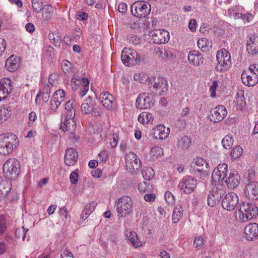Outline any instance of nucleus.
<instances>
[{"label":"nucleus","instance_id":"nucleus-51","mask_svg":"<svg viewBox=\"0 0 258 258\" xmlns=\"http://www.w3.org/2000/svg\"><path fill=\"white\" fill-rule=\"evenodd\" d=\"M27 230H28L26 229L24 227L17 228L15 231L16 236L18 238H22V239L24 240Z\"/></svg>","mask_w":258,"mask_h":258},{"label":"nucleus","instance_id":"nucleus-61","mask_svg":"<svg viewBox=\"0 0 258 258\" xmlns=\"http://www.w3.org/2000/svg\"><path fill=\"white\" fill-rule=\"evenodd\" d=\"M37 115L36 113L34 111L31 112L29 114V122L28 123V125L29 126H32L33 125V122L36 120Z\"/></svg>","mask_w":258,"mask_h":258},{"label":"nucleus","instance_id":"nucleus-35","mask_svg":"<svg viewBox=\"0 0 258 258\" xmlns=\"http://www.w3.org/2000/svg\"><path fill=\"white\" fill-rule=\"evenodd\" d=\"M235 102L237 104V108L241 110L245 104V100L244 97V92L242 90L237 91L235 96Z\"/></svg>","mask_w":258,"mask_h":258},{"label":"nucleus","instance_id":"nucleus-46","mask_svg":"<svg viewBox=\"0 0 258 258\" xmlns=\"http://www.w3.org/2000/svg\"><path fill=\"white\" fill-rule=\"evenodd\" d=\"M50 41L52 43L54 46L59 47L61 41V38L58 34H55L53 33H50L48 35Z\"/></svg>","mask_w":258,"mask_h":258},{"label":"nucleus","instance_id":"nucleus-64","mask_svg":"<svg viewBox=\"0 0 258 258\" xmlns=\"http://www.w3.org/2000/svg\"><path fill=\"white\" fill-rule=\"evenodd\" d=\"M61 258H74V255L72 252L66 249L63 250L61 254Z\"/></svg>","mask_w":258,"mask_h":258},{"label":"nucleus","instance_id":"nucleus-60","mask_svg":"<svg viewBox=\"0 0 258 258\" xmlns=\"http://www.w3.org/2000/svg\"><path fill=\"white\" fill-rule=\"evenodd\" d=\"M218 86V83L217 81L213 82L212 85L210 86V91L211 92V96L214 97L215 96L216 89Z\"/></svg>","mask_w":258,"mask_h":258},{"label":"nucleus","instance_id":"nucleus-36","mask_svg":"<svg viewBox=\"0 0 258 258\" xmlns=\"http://www.w3.org/2000/svg\"><path fill=\"white\" fill-rule=\"evenodd\" d=\"M76 102L74 100H69L65 104V109L67 111L66 116L67 117L75 116Z\"/></svg>","mask_w":258,"mask_h":258},{"label":"nucleus","instance_id":"nucleus-33","mask_svg":"<svg viewBox=\"0 0 258 258\" xmlns=\"http://www.w3.org/2000/svg\"><path fill=\"white\" fill-rule=\"evenodd\" d=\"M50 93V86L48 84H46L43 88L37 94L36 100L40 96H42L43 101L44 102H47L49 100Z\"/></svg>","mask_w":258,"mask_h":258},{"label":"nucleus","instance_id":"nucleus-55","mask_svg":"<svg viewBox=\"0 0 258 258\" xmlns=\"http://www.w3.org/2000/svg\"><path fill=\"white\" fill-rule=\"evenodd\" d=\"M164 198L168 204H173L175 202L174 196L169 191H167L165 193Z\"/></svg>","mask_w":258,"mask_h":258},{"label":"nucleus","instance_id":"nucleus-43","mask_svg":"<svg viewBox=\"0 0 258 258\" xmlns=\"http://www.w3.org/2000/svg\"><path fill=\"white\" fill-rule=\"evenodd\" d=\"M233 138L232 135L226 136L222 140L223 147L226 149H229L233 144Z\"/></svg>","mask_w":258,"mask_h":258},{"label":"nucleus","instance_id":"nucleus-17","mask_svg":"<svg viewBox=\"0 0 258 258\" xmlns=\"http://www.w3.org/2000/svg\"><path fill=\"white\" fill-rule=\"evenodd\" d=\"M211 113V120L217 122L223 120L227 115L226 108L223 105H218L212 109Z\"/></svg>","mask_w":258,"mask_h":258},{"label":"nucleus","instance_id":"nucleus-10","mask_svg":"<svg viewBox=\"0 0 258 258\" xmlns=\"http://www.w3.org/2000/svg\"><path fill=\"white\" fill-rule=\"evenodd\" d=\"M238 201V197L235 193L229 192L225 196L222 200V207L227 211H232L237 205Z\"/></svg>","mask_w":258,"mask_h":258},{"label":"nucleus","instance_id":"nucleus-52","mask_svg":"<svg viewBox=\"0 0 258 258\" xmlns=\"http://www.w3.org/2000/svg\"><path fill=\"white\" fill-rule=\"evenodd\" d=\"M190 141L187 137H184L178 142V146L181 148H187L189 146Z\"/></svg>","mask_w":258,"mask_h":258},{"label":"nucleus","instance_id":"nucleus-20","mask_svg":"<svg viewBox=\"0 0 258 258\" xmlns=\"http://www.w3.org/2000/svg\"><path fill=\"white\" fill-rule=\"evenodd\" d=\"M246 238L253 240L258 237V224L255 223L249 224L244 229Z\"/></svg>","mask_w":258,"mask_h":258},{"label":"nucleus","instance_id":"nucleus-19","mask_svg":"<svg viewBox=\"0 0 258 258\" xmlns=\"http://www.w3.org/2000/svg\"><path fill=\"white\" fill-rule=\"evenodd\" d=\"M98 99L102 105L108 109L110 110L113 108V97L108 92H101L98 97Z\"/></svg>","mask_w":258,"mask_h":258},{"label":"nucleus","instance_id":"nucleus-47","mask_svg":"<svg viewBox=\"0 0 258 258\" xmlns=\"http://www.w3.org/2000/svg\"><path fill=\"white\" fill-rule=\"evenodd\" d=\"M243 149L240 146L234 147L230 153V156L232 160L238 158L242 154Z\"/></svg>","mask_w":258,"mask_h":258},{"label":"nucleus","instance_id":"nucleus-7","mask_svg":"<svg viewBox=\"0 0 258 258\" xmlns=\"http://www.w3.org/2000/svg\"><path fill=\"white\" fill-rule=\"evenodd\" d=\"M150 4L144 1H136L132 5L131 12L132 14L138 18H144L150 13Z\"/></svg>","mask_w":258,"mask_h":258},{"label":"nucleus","instance_id":"nucleus-37","mask_svg":"<svg viewBox=\"0 0 258 258\" xmlns=\"http://www.w3.org/2000/svg\"><path fill=\"white\" fill-rule=\"evenodd\" d=\"M183 214V208L180 205L176 206L174 209L172 216L173 223H178L182 217Z\"/></svg>","mask_w":258,"mask_h":258},{"label":"nucleus","instance_id":"nucleus-31","mask_svg":"<svg viewBox=\"0 0 258 258\" xmlns=\"http://www.w3.org/2000/svg\"><path fill=\"white\" fill-rule=\"evenodd\" d=\"M97 205L96 202L92 201L88 203L85 207V208L81 214L82 220H86L88 217L93 212Z\"/></svg>","mask_w":258,"mask_h":258},{"label":"nucleus","instance_id":"nucleus-62","mask_svg":"<svg viewBox=\"0 0 258 258\" xmlns=\"http://www.w3.org/2000/svg\"><path fill=\"white\" fill-rule=\"evenodd\" d=\"M70 179L72 184H75L78 181V174L76 172H73L71 173Z\"/></svg>","mask_w":258,"mask_h":258},{"label":"nucleus","instance_id":"nucleus-41","mask_svg":"<svg viewBox=\"0 0 258 258\" xmlns=\"http://www.w3.org/2000/svg\"><path fill=\"white\" fill-rule=\"evenodd\" d=\"M197 44L199 48L203 52L209 51L211 47L210 43L206 38L199 39L197 42Z\"/></svg>","mask_w":258,"mask_h":258},{"label":"nucleus","instance_id":"nucleus-38","mask_svg":"<svg viewBox=\"0 0 258 258\" xmlns=\"http://www.w3.org/2000/svg\"><path fill=\"white\" fill-rule=\"evenodd\" d=\"M125 235L134 246L138 247L141 245V242L138 240L137 234L136 232L131 231H127Z\"/></svg>","mask_w":258,"mask_h":258},{"label":"nucleus","instance_id":"nucleus-48","mask_svg":"<svg viewBox=\"0 0 258 258\" xmlns=\"http://www.w3.org/2000/svg\"><path fill=\"white\" fill-rule=\"evenodd\" d=\"M66 92L64 90L59 89L56 91L53 96V98L55 100H58V102L61 103L65 99Z\"/></svg>","mask_w":258,"mask_h":258},{"label":"nucleus","instance_id":"nucleus-30","mask_svg":"<svg viewBox=\"0 0 258 258\" xmlns=\"http://www.w3.org/2000/svg\"><path fill=\"white\" fill-rule=\"evenodd\" d=\"M95 102L90 97H87L81 105V111L83 113L89 114L92 111Z\"/></svg>","mask_w":258,"mask_h":258},{"label":"nucleus","instance_id":"nucleus-23","mask_svg":"<svg viewBox=\"0 0 258 258\" xmlns=\"http://www.w3.org/2000/svg\"><path fill=\"white\" fill-rule=\"evenodd\" d=\"M241 80L245 86H253L258 82V77L255 76L251 73L248 74L246 71H244L241 75Z\"/></svg>","mask_w":258,"mask_h":258},{"label":"nucleus","instance_id":"nucleus-8","mask_svg":"<svg viewBox=\"0 0 258 258\" xmlns=\"http://www.w3.org/2000/svg\"><path fill=\"white\" fill-rule=\"evenodd\" d=\"M132 201L127 196H123L118 199L117 204V212L121 217H124L128 214L132 209Z\"/></svg>","mask_w":258,"mask_h":258},{"label":"nucleus","instance_id":"nucleus-25","mask_svg":"<svg viewBox=\"0 0 258 258\" xmlns=\"http://www.w3.org/2000/svg\"><path fill=\"white\" fill-rule=\"evenodd\" d=\"M20 65L19 58L14 55H11L5 62L6 68L10 72L15 71Z\"/></svg>","mask_w":258,"mask_h":258},{"label":"nucleus","instance_id":"nucleus-11","mask_svg":"<svg viewBox=\"0 0 258 258\" xmlns=\"http://www.w3.org/2000/svg\"><path fill=\"white\" fill-rule=\"evenodd\" d=\"M151 40L153 42L157 44H165L169 40V33L165 30L158 29L150 32Z\"/></svg>","mask_w":258,"mask_h":258},{"label":"nucleus","instance_id":"nucleus-22","mask_svg":"<svg viewBox=\"0 0 258 258\" xmlns=\"http://www.w3.org/2000/svg\"><path fill=\"white\" fill-rule=\"evenodd\" d=\"M170 133L169 127H166L164 125H157L154 129V136L155 139L163 140L167 138Z\"/></svg>","mask_w":258,"mask_h":258},{"label":"nucleus","instance_id":"nucleus-12","mask_svg":"<svg viewBox=\"0 0 258 258\" xmlns=\"http://www.w3.org/2000/svg\"><path fill=\"white\" fill-rule=\"evenodd\" d=\"M125 160L127 168L132 172L135 170H138L141 167V160L134 152L126 154L125 156Z\"/></svg>","mask_w":258,"mask_h":258},{"label":"nucleus","instance_id":"nucleus-63","mask_svg":"<svg viewBox=\"0 0 258 258\" xmlns=\"http://www.w3.org/2000/svg\"><path fill=\"white\" fill-rule=\"evenodd\" d=\"M139 190L141 192H145L147 191V183L145 181L140 182L138 185Z\"/></svg>","mask_w":258,"mask_h":258},{"label":"nucleus","instance_id":"nucleus-15","mask_svg":"<svg viewBox=\"0 0 258 258\" xmlns=\"http://www.w3.org/2000/svg\"><path fill=\"white\" fill-rule=\"evenodd\" d=\"M74 117H67L66 116L60 125V128L63 132L68 133L70 135V138H73L74 137V134L77 127Z\"/></svg>","mask_w":258,"mask_h":258},{"label":"nucleus","instance_id":"nucleus-57","mask_svg":"<svg viewBox=\"0 0 258 258\" xmlns=\"http://www.w3.org/2000/svg\"><path fill=\"white\" fill-rule=\"evenodd\" d=\"M248 71L255 76L258 77V64H252L249 66Z\"/></svg>","mask_w":258,"mask_h":258},{"label":"nucleus","instance_id":"nucleus-45","mask_svg":"<svg viewBox=\"0 0 258 258\" xmlns=\"http://www.w3.org/2000/svg\"><path fill=\"white\" fill-rule=\"evenodd\" d=\"M9 223L7 221V217L3 215H0V235H3L6 233Z\"/></svg>","mask_w":258,"mask_h":258},{"label":"nucleus","instance_id":"nucleus-27","mask_svg":"<svg viewBox=\"0 0 258 258\" xmlns=\"http://www.w3.org/2000/svg\"><path fill=\"white\" fill-rule=\"evenodd\" d=\"M11 182L8 179L0 177V200L5 198L11 189Z\"/></svg>","mask_w":258,"mask_h":258},{"label":"nucleus","instance_id":"nucleus-50","mask_svg":"<svg viewBox=\"0 0 258 258\" xmlns=\"http://www.w3.org/2000/svg\"><path fill=\"white\" fill-rule=\"evenodd\" d=\"M207 201L208 205L211 207H214L219 203L220 200L216 198V197H214V195L210 192L208 195Z\"/></svg>","mask_w":258,"mask_h":258},{"label":"nucleus","instance_id":"nucleus-16","mask_svg":"<svg viewBox=\"0 0 258 258\" xmlns=\"http://www.w3.org/2000/svg\"><path fill=\"white\" fill-rule=\"evenodd\" d=\"M13 88L12 82L9 78H4L0 81V101L7 98Z\"/></svg>","mask_w":258,"mask_h":258},{"label":"nucleus","instance_id":"nucleus-58","mask_svg":"<svg viewBox=\"0 0 258 258\" xmlns=\"http://www.w3.org/2000/svg\"><path fill=\"white\" fill-rule=\"evenodd\" d=\"M72 64L68 60L64 59L61 61L62 69L64 72L69 71V70L71 68Z\"/></svg>","mask_w":258,"mask_h":258},{"label":"nucleus","instance_id":"nucleus-53","mask_svg":"<svg viewBox=\"0 0 258 258\" xmlns=\"http://www.w3.org/2000/svg\"><path fill=\"white\" fill-rule=\"evenodd\" d=\"M81 79L80 77L78 78L75 77H73L71 82V85L73 89H77L79 85L82 84Z\"/></svg>","mask_w":258,"mask_h":258},{"label":"nucleus","instance_id":"nucleus-21","mask_svg":"<svg viewBox=\"0 0 258 258\" xmlns=\"http://www.w3.org/2000/svg\"><path fill=\"white\" fill-rule=\"evenodd\" d=\"M78 157V153L73 148H69L66 151L64 161L66 165L72 166L77 162Z\"/></svg>","mask_w":258,"mask_h":258},{"label":"nucleus","instance_id":"nucleus-5","mask_svg":"<svg viewBox=\"0 0 258 258\" xmlns=\"http://www.w3.org/2000/svg\"><path fill=\"white\" fill-rule=\"evenodd\" d=\"M3 171L9 179H15L20 172V162L15 158L8 159L3 165Z\"/></svg>","mask_w":258,"mask_h":258},{"label":"nucleus","instance_id":"nucleus-9","mask_svg":"<svg viewBox=\"0 0 258 258\" xmlns=\"http://www.w3.org/2000/svg\"><path fill=\"white\" fill-rule=\"evenodd\" d=\"M152 93L148 92L140 94L136 99V105L138 108L145 109L151 108L154 104Z\"/></svg>","mask_w":258,"mask_h":258},{"label":"nucleus","instance_id":"nucleus-59","mask_svg":"<svg viewBox=\"0 0 258 258\" xmlns=\"http://www.w3.org/2000/svg\"><path fill=\"white\" fill-rule=\"evenodd\" d=\"M60 104V103L58 102V100H55L52 98L50 101V108L53 110H55Z\"/></svg>","mask_w":258,"mask_h":258},{"label":"nucleus","instance_id":"nucleus-4","mask_svg":"<svg viewBox=\"0 0 258 258\" xmlns=\"http://www.w3.org/2000/svg\"><path fill=\"white\" fill-rule=\"evenodd\" d=\"M216 59L218 63L216 70L218 72H225L231 67L230 53L225 49H222L217 52Z\"/></svg>","mask_w":258,"mask_h":258},{"label":"nucleus","instance_id":"nucleus-18","mask_svg":"<svg viewBox=\"0 0 258 258\" xmlns=\"http://www.w3.org/2000/svg\"><path fill=\"white\" fill-rule=\"evenodd\" d=\"M244 193L249 199L256 200L258 199V183L256 182H251L245 187Z\"/></svg>","mask_w":258,"mask_h":258},{"label":"nucleus","instance_id":"nucleus-24","mask_svg":"<svg viewBox=\"0 0 258 258\" xmlns=\"http://www.w3.org/2000/svg\"><path fill=\"white\" fill-rule=\"evenodd\" d=\"M246 49L248 53L252 55L258 52V37L254 36H250L247 41Z\"/></svg>","mask_w":258,"mask_h":258},{"label":"nucleus","instance_id":"nucleus-6","mask_svg":"<svg viewBox=\"0 0 258 258\" xmlns=\"http://www.w3.org/2000/svg\"><path fill=\"white\" fill-rule=\"evenodd\" d=\"M121 60L126 66L139 63L143 57L137 52L130 48H124L121 55Z\"/></svg>","mask_w":258,"mask_h":258},{"label":"nucleus","instance_id":"nucleus-2","mask_svg":"<svg viewBox=\"0 0 258 258\" xmlns=\"http://www.w3.org/2000/svg\"><path fill=\"white\" fill-rule=\"evenodd\" d=\"M239 207L238 219L242 222H247L258 214V208L254 204L243 202Z\"/></svg>","mask_w":258,"mask_h":258},{"label":"nucleus","instance_id":"nucleus-14","mask_svg":"<svg viewBox=\"0 0 258 258\" xmlns=\"http://www.w3.org/2000/svg\"><path fill=\"white\" fill-rule=\"evenodd\" d=\"M228 166L225 163L219 164L213 170L212 179V182L223 181L227 175Z\"/></svg>","mask_w":258,"mask_h":258},{"label":"nucleus","instance_id":"nucleus-49","mask_svg":"<svg viewBox=\"0 0 258 258\" xmlns=\"http://www.w3.org/2000/svg\"><path fill=\"white\" fill-rule=\"evenodd\" d=\"M31 3L33 9L36 13H38L41 11L43 8L42 0H31Z\"/></svg>","mask_w":258,"mask_h":258},{"label":"nucleus","instance_id":"nucleus-29","mask_svg":"<svg viewBox=\"0 0 258 258\" xmlns=\"http://www.w3.org/2000/svg\"><path fill=\"white\" fill-rule=\"evenodd\" d=\"M240 177L237 173L230 172L228 178L225 180V182L231 188L236 187L239 184Z\"/></svg>","mask_w":258,"mask_h":258},{"label":"nucleus","instance_id":"nucleus-13","mask_svg":"<svg viewBox=\"0 0 258 258\" xmlns=\"http://www.w3.org/2000/svg\"><path fill=\"white\" fill-rule=\"evenodd\" d=\"M197 180L192 177H185L179 182L178 187L185 194L192 192L197 185Z\"/></svg>","mask_w":258,"mask_h":258},{"label":"nucleus","instance_id":"nucleus-56","mask_svg":"<svg viewBox=\"0 0 258 258\" xmlns=\"http://www.w3.org/2000/svg\"><path fill=\"white\" fill-rule=\"evenodd\" d=\"M134 78L136 81L141 83H146L149 80L148 78H149L148 76L141 77L139 74H135Z\"/></svg>","mask_w":258,"mask_h":258},{"label":"nucleus","instance_id":"nucleus-1","mask_svg":"<svg viewBox=\"0 0 258 258\" xmlns=\"http://www.w3.org/2000/svg\"><path fill=\"white\" fill-rule=\"evenodd\" d=\"M19 144L18 138L14 134L6 133L0 135V154L4 155L11 153Z\"/></svg>","mask_w":258,"mask_h":258},{"label":"nucleus","instance_id":"nucleus-44","mask_svg":"<svg viewBox=\"0 0 258 258\" xmlns=\"http://www.w3.org/2000/svg\"><path fill=\"white\" fill-rule=\"evenodd\" d=\"M143 177L145 180H150L155 175V172L151 167H146L144 168L142 171Z\"/></svg>","mask_w":258,"mask_h":258},{"label":"nucleus","instance_id":"nucleus-26","mask_svg":"<svg viewBox=\"0 0 258 258\" xmlns=\"http://www.w3.org/2000/svg\"><path fill=\"white\" fill-rule=\"evenodd\" d=\"M203 60L202 55L197 51L193 50L188 53V60L193 65L199 66L203 63Z\"/></svg>","mask_w":258,"mask_h":258},{"label":"nucleus","instance_id":"nucleus-39","mask_svg":"<svg viewBox=\"0 0 258 258\" xmlns=\"http://www.w3.org/2000/svg\"><path fill=\"white\" fill-rule=\"evenodd\" d=\"M138 120L143 124L152 123L153 121V114L147 112H142L139 115Z\"/></svg>","mask_w":258,"mask_h":258},{"label":"nucleus","instance_id":"nucleus-42","mask_svg":"<svg viewBox=\"0 0 258 258\" xmlns=\"http://www.w3.org/2000/svg\"><path fill=\"white\" fill-rule=\"evenodd\" d=\"M81 82H82V84H81L82 86L79 91V95L81 97H83L86 95L89 90V82L86 78H82Z\"/></svg>","mask_w":258,"mask_h":258},{"label":"nucleus","instance_id":"nucleus-54","mask_svg":"<svg viewBox=\"0 0 258 258\" xmlns=\"http://www.w3.org/2000/svg\"><path fill=\"white\" fill-rule=\"evenodd\" d=\"M204 239L202 236H196L195 237L193 245L196 248L201 246L204 244Z\"/></svg>","mask_w":258,"mask_h":258},{"label":"nucleus","instance_id":"nucleus-3","mask_svg":"<svg viewBox=\"0 0 258 258\" xmlns=\"http://www.w3.org/2000/svg\"><path fill=\"white\" fill-rule=\"evenodd\" d=\"M148 85L150 93L162 95L168 91L167 81L162 77L148 78Z\"/></svg>","mask_w":258,"mask_h":258},{"label":"nucleus","instance_id":"nucleus-40","mask_svg":"<svg viewBox=\"0 0 258 258\" xmlns=\"http://www.w3.org/2000/svg\"><path fill=\"white\" fill-rule=\"evenodd\" d=\"M42 18L44 20H48L52 16L53 8L50 5H45L42 9Z\"/></svg>","mask_w":258,"mask_h":258},{"label":"nucleus","instance_id":"nucleus-28","mask_svg":"<svg viewBox=\"0 0 258 258\" xmlns=\"http://www.w3.org/2000/svg\"><path fill=\"white\" fill-rule=\"evenodd\" d=\"M192 163L195 164L194 167L199 172H206L209 169L208 162L203 158H197Z\"/></svg>","mask_w":258,"mask_h":258},{"label":"nucleus","instance_id":"nucleus-34","mask_svg":"<svg viewBox=\"0 0 258 258\" xmlns=\"http://www.w3.org/2000/svg\"><path fill=\"white\" fill-rule=\"evenodd\" d=\"M12 109L8 105H4L0 108V123L7 120L11 115Z\"/></svg>","mask_w":258,"mask_h":258},{"label":"nucleus","instance_id":"nucleus-32","mask_svg":"<svg viewBox=\"0 0 258 258\" xmlns=\"http://www.w3.org/2000/svg\"><path fill=\"white\" fill-rule=\"evenodd\" d=\"M210 192L220 200L225 194V187L223 184L217 183L213 187Z\"/></svg>","mask_w":258,"mask_h":258}]
</instances>
